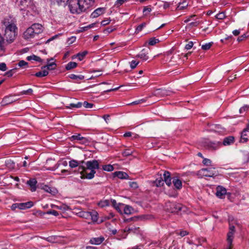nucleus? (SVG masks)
Wrapping results in <instances>:
<instances>
[{"mask_svg":"<svg viewBox=\"0 0 249 249\" xmlns=\"http://www.w3.org/2000/svg\"><path fill=\"white\" fill-rule=\"evenodd\" d=\"M2 23L6 27L4 34V37L6 40V42L7 44H11L15 40L18 35V28L15 24L10 23L5 19L3 20Z\"/></svg>","mask_w":249,"mask_h":249,"instance_id":"f257e3e1","label":"nucleus"},{"mask_svg":"<svg viewBox=\"0 0 249 249\" xmlns=\"http://www.w3.org/2000/svg\"><path fill=\"white\" fill-rule=\"evenodd\" d=\"M87 169L90 170V172L89 174H86V178L88 179H92L94 177V174L96 173L95 169L99 168V164L97 160H92L88 161L86 163Z\"/></svg>","mask_w":249,"mask_h":249,"instance_id":"f03ea898","label":"nucleus"},{"mask_svg":"<svg viewBox=\"0 0 249 249\" xmlns=\"http://www.w3.org/2000/svg\"><path fill=\"white\" fill-rule=\"evenodd\" d=\"M197 175L200 177H214L218 176V172L214 167H208L206 168H202L197 172Z\"/></svg>","mask_w":249,"mask_h":249,"instance_id":"7ed1b4c3","label":"nucleus"},{"mask_svg":"<svg viewBox=\"0 0 249 249\" xmlns=\"http://www.w3.org/2000/svg\"><path fill=\"white\" fill-rule=\"evenodd\" d=\"M37 182V187L38 188H41V189L44 190L45 191H47V185H44V183L39 182V178H38V181L36 180V178H31L27 181V184H28L30 187L31 191L32 192H34L36 190V184Z\"/></svg>","mask_w":249,"mask_h":249,"instance_id":"20e7f679","label":"nucleus"},{"mask_svg":"<svg viewBox=\"0 0 249 249\" xmlns=\"http://www.w3.org/2000/svg\"><path fill=\"white\" fill-rule=\"evenodd\" d=\"M165 209L169 212L177 213L181 210V207L178 204L168 202L165 204Z\"/></svg>","mask_w":249,"mask_h":249,"instance_id":"39448f33","label":"nucleus"},{"mask_svg":"<svg viewBox=\"0 0 249 249\" xmlns=\"http://www.w3.org/2000/svg\"><path fill=\"white\" fill-rule=\"evenodd\" d=\"M19 6L21 10L29 11V9L34 8L33 2L31 0H20Z\"/></svg>","mask_w":249,"mask_h":249,"instance_id":"423d86ee","label":"nucleus"},{"mask_svg":"<svg viewBox=\"0 0 249 249\" xmlns=\"http://www.w3.org/2000/svg\"><path fill=\"white\" fill-rule=\"evenodd\" d=\"M235 233V227L230 224L229 231L227 233V241L229 246H231L233 239L234 238V234Z\"/></svg>","mask_w":249,"mask_h":249,"instance_id":"0eeeda50","label":"nucleus"},{"mask_svg":"<svg viewBox=\"0 0 249 249\" xmlns=\"http://www.w3.org/2000/svg\"><path fill=\"white\" fill-rule=\"evenodd\" d=\"M35 34L33 29L31 27H29L23 34V37L27 40L28 39L33 38Z\"/></svg>","mask_w":249,"mask_h":249,"instance_id":"6e6552de","label":"nucleus"},{"mask_svg":"<svg viewBox=\"0 0 249 249\" xmlns=\"http://www.w3.org/2000/svg\"><path fill=\"white\" fill-rule=\"evenodd\" d=\"M169 95V91L164 89H157L152 93L153 96L163 97Z\"/></svg>","mask_w":249,"mask_h":249,"instance_id":"1a4fd4ad","label":"nucleus"},{"mask_svg":"<svg viewBox=\"0 0 249 249\" xmlns=\"http://www.w3.org/2000/svg\"><path fill=\"white\" fill-rule=\"evenodd\" d=\"M226 189L220 186H218L216 187V192L215 193L216 196L220 198H222L226 194Z\"/></svg>","mask_w":249,"mask_h":249,"instance_id":"9d476101","label":"nucleus"},{"mask_svg":"<svg viewBox=\"0 0 249 249\" xmlns=\"http://www.w3.org/2000/svg\"><path fill=\"white\" fill-rule=\"evenodd\" d=\"M249 137V128L247 127L243 130L241 133L240 142H245L248 140Z\"/></svg>","mask_w":249,"mask_h":249,"instance_id":"9b49d317","label":"nucleus"},{"mask_svg":"<svg viewBox=\"0 0 249 249\" xmlns=\"http://www.w3.org/2000/svg\"><path fill=\"white\" fill-rule=\"evenodd\" d=\"M163 176L164 178L163 181L168 186H170L172 184V179L171 178L170 173L168 171H164Z\"/></svg>","mask_w":249,"mask_h":249,"instance_id":"f8f14e48","label":"nucleus"},{"mask_svg":"<svg viewBox=\"0 0 249 249\" xmlns=\"http://www.w3.org/2000/svg\"><path fill=\"white\" fill-rule=\"evenodd\" d=\"M105 240L103 236L93 237L90 239L89 242L91 244L98 245L101 244Z\"/></svg>","mask_w":249,"mask_h":249,"instance_id":"ddd939ff","label":"nucleus"},{"mask_svg":"<svg viewBox=\"0 0 249 249\" xmlns=\"http://www.w3.org/2000/svg\"><path fill=\"white\" fill-rule=\"evenodd\" d=\"M31 27L33 29L35 35H38L42 32V26L40 24H33Z\"/></svg>","mask_w":249,"mask_h":249,"instance_id":"4468645a","label":"nucleus"},{"mask_svg":"<svg viewBox=\"0 0 249 249\" xmlns=\"http://www.w3.org/2000/svg\"><path fill=\"white\" fill-rule=\"evenodd\" d=\"M19 209L20 210H25L26 209H29L32 207L34 203L32 201H30L25 203H19Z\"/></svg>","mask_w":249,"mask_h":249,"instance_id":"2eb2a0df","label":"nucleus"},{"mask_svg":"<svg viewBox=\"0 0 249 249\" xmlns=\"http://www.w3.org/2000/svg\"><path fill=\"white\" fill-rule=\"evenodd\" d=\"M12 96L10 95L4 97L1 102V105L2 106H6L15 102L16 100L12 99Z\"/></svg>","mask_w":249,"mask_h":249,"instance_id":"dca6fc26","label":"nucleus"},{"mask_svg":"<svg viewBox=\"0 0 249 249\" xmlns=\"http://www.w3.org/2000/svg\"><path fill=\"white\" fill-rule=\"evenodd\" d=\"M105 9L103 8H98L94 10L91 14L92 18H95L102 15L104 12Z\"/></svg>","mask_w":249,"mask_h":249,"instance_id":"f3484780","label":"nucleus"},{"mask_svg":"<svg viewBox=\"0 0 249 249\" xmlns=\"http://www.w3.org/2000/svg\"><path fill=\"white\" fill-rule=\"evenodd\" d=\"M53 58H52L50 59H48V74H49V72L48 71L49 70H54L57 65L54 61H53Z\"/></svg>","mask_w":249,"mask_h":249,"instance_id":"a211bd4d","label":"nucleus"},{"mask_svg":"<svg viewBox=\"0 0 249 249\" xmlns=\"http://www.w3.org/2000/svg\"><path fill=\"white\" fill-rule=\"evenodd\" d=\"M177 189H180L182 188V182L177 178H173L172 181Z\"/></svg>","mask_w":249,"mask_h":249,"instance_id":"6ab92c4d","label":"nucleus"},{"mask_svg":"<svg viewBox=\"0 0 249 249\" xmlns=\"http://www.w3.org/2000/svg\"><path fill=\"white\" fill-rule=\"evenodd\" d=\"M60 164H61L64 166H66L68 163L66 160L62 161L60 163L57 162L53 166L50 165L49 167H48V170L53 171L57 169Z\"/></svg>","mask_w":249,"mask_h":249,"instance_id":"aec40b11","label":"nucleus"},{"mask_svg":"<svg viewBox=\"0 0 249 249\" xmlns=\"http://www.w3.org/2000/svg\"><path fill=\"white\" fill-rule=\"evenodd\" d=\"M234 141V138L233 136H229L224 138L223 141L224 145H229L233 143Z\"/></svg>","mask_w":249,"mask_h":249,"instance_id":"412c9836","label":"nucleus"},{"mask_svg":"<svg viewBox=\"0 0 249 249\" xmlns=\"http://www.w3.org/2000/svg\"><path fill=\"white\" fill-rule=\"evenodd\" d=\"M114 174L115 176L120 179H126L129 177L128 175L126 173L122 171L115 172Z\"/></svg>","mask_w":249,"mask_h":249,"instance_id":"4be33fe9","label":"nucleus"},{"mask_svg":"<svg viewBox=\"0 0 249 249\" xmlns=\"http://www.w3.org/2000/svg\"><path fill=\"white\" fill-rule=\"evenodd\" d=\"M148 53L147 52H145L144 49H143L140 53L137 55L136 57L140 58L143 60L146 61L148 59Z\"/></svg>","mask_w":249,"mask_h":249,"instance_id":"5701e85b","label":"nucleus"},{"mask_svg":"<svg viewBox=\"0 0 249 249\" xmlns=\"http://www.w3.org/2000/svg\"><path fill=\"white\" fill-rule=\"evenodd\" d=\"M84 161H77L76 160H72L69 161V166L71 168H75L79 166L81 164L84 163Z\"/></svg>","mask_w":249,"mask_h":249,"instance_id":"b1692460","label":"nucleus"},{"mask_svg":"<svg viewBox=\"0 0 249 249\" xmlns=\"http://www.w3.org/2000/svg\"><path fill=\"white\" fill-rule=\"evenodd\" d=\"M71 139L73 140L82 141L83 143H86L88 140L84 137H82L80 134L75 135H72Z\"/></svg>","mask_w":249,"mask_h":249,"instance_id":"393cba45","label":"nucleus"},{"mask_svg":"<svg viewBox=\"0 0 249 249\" xmlns=\"http://www.w3.org/2000/svg\"><path fill=\"white\" fill-rule=\"evenodd\" d=\"M82 164H81L79 165L78 171L80 172V173L81 174V178L83 179V178H86V176L85 175L84 173L85 172L86 173V171L87 169V166L85 167Z\"/></svg>","mask_w":249,"mask_h":249,"instance_id":"a878e982","label":"nucleus"},{"mask_svg":"<svg viewBox=\"0 0 249 249\" xmlns=\"http://www.w3.org/2000/svg\"><path fill=\"white\" fill-rule=\"evenodd\" d=\"M69 77L71 79L75 80V81L77 83H78L79 81L82 80L84 78V76L82 75H77L74 74H70Z\"/></svg>","mask_w":249,"mask_h":249,"instance_id":"bb28decb","label":"nucleus"},{"mask_svg":"<svg viewBox=\"0 0 249 249\" xmlns=\"http://www.w3.org/2000/svg\"><path fill=\"white\" fill-rule=\"evenodd\" d=\"M78 215L80 217L87 219H90V216H91V214L89 212L81 211L78 213Z\"/></svg>","mask_w":249,"mask_h":249,"instance_id":"cd10ccee","label":"nucleus"},{"mask_svg":"<svg viewBox=\"0 0 249 249\" xmlns=\"http://www.w3.org/2000/svg\"><path fill=\"white\" fill-rule=\"evenodd\" d=\"M48 193L53 196H55L58 194V192L57 189L53 187H48Z\"/></svg>","mask_w":249,"mask_h":249,"instance_id":"c85d7f7f","label":"nucleus"},{"mask_svg":"<svg viewBox=\"0 0 249 249\" xmlns=\"http://www.w3.org/2000/svg\"><path fill=\"white\" fill-rule=\"evenodd\" d=\"M133 211V209L132 207L127 205H124V213L126 214H130L132 213V211Z\"/></svg>","mask_w":249,"mask_h":249,"instance_id":"c756f323","label":"nucleus"},{"mask_svg":"<svg viewBox=\"0 0 249 249\" xmlns=\"http://www.w3.org/2000/svg\"><path fill=\"white\" fill-rule=\"evenodd\" d=\"M188 6V3L185 0H183L182 2H180L177 7L178 10H183Z\"/></svg>","mask_w":249,"mask_h":249,"instance_id":"7c9ffc66","label":"nucleus"},{"mask_svg":"<svg viewBox=\"0 0 249 249\" xmlns=\"http://www.w3.org/2000/svg\"><path fill=\"white\" fill-rule=\"evenodd\" d=\"M79 1L82 3V4L84 5V6L87 8L93 2L94 0H79Z\"/></svg>","mask_w":249,"mask_h":249,"instance_id":"2f4dec72","label":"nucleus"},{"mask_svg":"<svg viewBox=\"0 0 249 249\" xmlns=\"http://www.w3.org/2000/svg\"><path fill=\"white\" fill-rule=\"evenodd\" d=\"M26 59L28 61L34 60L35 61H38V62H41L42 60L40 57H39V56H37L36 55H35L34 54L27 56L26 58Z\"/></svg>","mask_w":249,"mask_h":249,"instance_id":"473e14b6","label":"nucleus"},{"mask_svg":"<svg viewBox=\"0 0 249 249\" xmlns=\"http://www.w3.org/2000/svg\"><path fill=\"white\" fill-rule=\"evenodd\" d=\"M77 64L75 62H70L68 63L66 66V69L67 70H70L76 67Z\"/></svg>","mask_w":249,"mask_h":249,"instance_id":"72a5a7b5","label":"nucleus"},{"mask_svg":"<svg viewBox=\"0 0 249 249\" xmlns=\"http://www.w3.org/2000/svg\"><path fill=\"white\" fill-rule=\"evenodd\" d=\"M5 165L7 167L10 169H13L15 168V163L11 160H6Z\"/></svg>","mask_w":249,"mask_h":249,"instance_id":"f704fd0d","label":"nucleus"},{"mask_svg":"<svg viewBox=\"0 0 249 249\" xmlns=\"http://www.w3.org/2000/svg\"><path fill=\"white\" fill-rule=\"evenodd\" d=\"M163 182V179L161 176L155 180V183L157 187L162 186L164 183Z\"/></svg>","mask_w":249,"mask_h":249,"instance_id":"c9c22d12","label":"nucleus"},{"mask_svg":"<svg viewBox=\"0 0 249 249\" xmlns=\"http://www.w3.org/2000/svg\"><path fill=\"white\" fill-rule=\"evenodd\" d=\"M110 205V201L109 200H103L100 201L98 203V205L101 207H104Z\"/></svg>","mask_w":249,"mask_h":249,"instance_id":"e433bc0d","label":"nucleus"},{"mask_svg":"<svg viewBox=\"0 0 249 249\" xmlns=\"http://www.w3.org/2000/svg\"><path fill=\"white\" fill-rule=\"evenodd\" d=\"M56 208L63 211L71 210L70 207L66 204H61L60 206H56Z\"/></svg>","mask_w":249,"mask_h":249,"instance_id":"4c0bfd02","label":"nucleus"},{"mask_svg":"<svg viewBox=\"0 0 249 249\" xmlns=\"http://www.w3.org/2000/svg\"><path fill=\"white\" fill-rule=\"evenodd\" d=\"M91 214V216H90V218L91 219V220L94 221H97L98 220V213L96 212H89Z\"/></svg>","mask_w":249,"mask_h":249,"instance_id":"58836bf2","label":"nucleus"},{"mask_svg":"<svg viewBox=\"0 0 249 249\" xmlns=\"http://www.w3.org/2000/svg\"><path fill=\"white\" fill-rule=\"evenodd\" d=\"M34 75L38 77L45 76L47 75V71L44 70L43 71H40L36 73Z\"/></svg>","mask_w":249,"mask_h":249,"instance_id":"ea45409f","label":"nucleus"},{"mask_svg":"<svg viewBox=\"0 0 249 249\" xmlns=\"http://www.w3.org/2000/svg\"><path fill=\"white\" fill-rule=\"evenodd\" d=\"M88 53L87 51H84L82 53H79L77 54L76 57H78V59L81 61L83 59L84 57L86 56V55Z\"/></svg>","mask_w":249,"mask_h":249,"instance_id":"a19ab883","label":"nucleus"},{"mask_svg":"<svg viewBox=\"0 0 249 249\" xmlns=\"http://www.w3.org/2000/svg\"><path fill=\"white\" fill-rule=\"evenodd\" d=\"M133 153V150H131L129 149H126L124 150L122 152V155L123 156L127 157V156L131 155Z\"/></svg>","mask_w":249,"mask_h":249,"instance_id":"79ce46f5","label":"nucleus"},{"mask_svg":"<svg viewBox=\"0 0 249 249\" xmlns=\"http://www.w3.org/2000/svg\"><path fill=\"white\" fill-rule=\"evenodd\" d=\"M17 70V68H15V69L10 70L9 71L5 72L4 75L5 76H7L8 77H11L13 76V74L16 72Z\"/></svg>","mask_w":249,"mask_h":249,"instance_id":"37998d69","label":"nucleus"},{"mask_svg":"<svg viewBox=\"0 0 249 249\" xmlns=\"http://www.w3.org/2000/svg\"><path fill=\"white\" fill-rule=\"evenodd\" d=\"M113 167L110 164L105 165L103 166V169L105 171L110 172L113 170Z\"/></svg>","mask_w":249,"mask_h":249,"instance_id":"c03bdc74","label":"nucleus"},{"mask_svg":"<svg viewBox=\"0 0 249 249\" xmlns=\"http://www.w3.org/2000/svg\"><path fill=\"white\" fill-rule=\"evenodd\" d=\"M159 40L155 37H153L150 39L149 41V44L150 45L153 46L155 45L156 43L159 42Z\"/></svg>","mask_w":249,"mask_h":249,"instance_id":"a18cd8bd","label":"nucleus"},{"mask_svg":"<svg viewBox=\"0 0 249 249\" xmlns=\"http://www.w3.org/2000/svg\"><path fill=\"white\" fill-rule=\"evenodd\" d=\"M213 44V42H209L208 43H206L205 44L202 45L201 48L203 50H208L211 48V47L212 46Z\"/></svg>","mask_w":249,"mask_h":249,"instance_id":"49530a36","label":"nucleus"},{"mask_svg":"<svg viewBox=\"0 0 249 249\" xmlns=\"http://www.w3.org/2000/svg\"><path fill=\"white\" fill-rule=\"evenodd\" d=\"M57 241V237L55 236H50L48 237V242L54 243Z\"/></svg>","mask_w":249,"mask_h":249,"instance_id":"de8ad7c7","label":"nucleus"},{"mask_svg":"<svg viewBox=\"0 0 249 249\" xmlns=\"http://www.w3.org/2000/svg\"><path fill=\"white\" fill-rule=\"evenodd\" d=\"M249 108V105H245L243 107H241L239 109V112L240 114H243L247 111Z\"/></svg>","mask_w":249,"mask_h":249,"instance_id":"09e8293b","label":"nucleus"},{"mask_svg":"<svg viewBox=\"0 0 249 249\" xmlns=\"http://www.w3.org/2000/svg\"><path fill=\"white\" fill-rule=\"evenodd\" d=\"M33 89H29L26 90H23L21 91L19 95H23V94H29L31 95L33 93Z\"/></svg>","mask_w":249,"mask_h":249,"instance_id":"8fccbe9b","label":"nucleus"},{"mask_svg":"<svg viewBox=\"0 0 249 249\" xmlns=\"http://www.w3.org/2000/svg\"><path fill=\"white\" fill-rule=\"evenodd\" d=\"M145 25H146L145 23H142L141 24L136 28L135 32L137 33L140 32V31H141L142 30L143 28L145 26Z\"/></svg>","mask_w":249,"mask_h":249,"instance_id":"3c124183","label":"nucleus"},{"mask_svg":"<svg viewBox=\"0 0 249 249\" xmlns=\"http://www.w3.org/2000/svg\"><path fill=\"white\" fill-rule=\"evenodd\" d=\"M67 2L68 0H53V1L54 4H55V3H56L58 5H61L62 3H63L65 5L66 2Z\"/></svg>","mask_w":249,"mask_h":249,"instance_id":"603ef678","label":"nucleus"},{"mask_svg":"<svg viewBox=\"0 0 249 249\" xmlns=\"http://www.w3.org/2000/svg\"><path fill=\"white\" fill-rule=\"evenodd\" d=\"M139 62L136 60H132L130 62V66L132 69H134L139 64Z\"/></svg>","mask_w":249,"mask_h":249,"instance_id":"864d4df0","label":"nucleus"},{"mask_svg":"<svg viewBox=\"0 0 249 249\" xmlns=\"http://www.w3.org/2000/svg\"><path fill=\"white\" fill-rule=\"evenodd\" d=\"M202 162L206 166H211L212 161L210 159L204 158Z\"/></svg>","mask_w":249,"mask_h":249,"instance_id":"5fc2aeb1","label":"nucleus"},{"mask_svg":"<svg viewBox=\"0 0 249 249\" xmlns=\"http://www.w3.org/2000/svg\"><path fill=\"white\" fill-rule=\"evenodd\" d=\"M225 17V15L224 13H218L215 16V18L218 19H222L224 18Z\"/></svg>","mask_w":249,"mask_h":249,"instance_id":"6e6d98bb","label":"nucleus"},{"mask_svg":"<svg viewBox=\"0 0 249 249\" xmlns=\"http://www.w3.org/2000/svg\"><path fill=\"white\" fill-rule=\"evenodd\" d=\"M83 106L85 108H92L93 106V104L91 103H89L88 102L85 101L83 104Z\"/></svg>","mask_w":249,"mask_h":249,"instance_id":"4d7b16f0","label":"nucleus"},{"mask_svg":"<svg viewBox=\"0 0 249 249\" xmlns=\"http://www.w3.org/2000/svg\"><path fill=\"white\" fill-rule=\"evenodd\" d=\"M28 64V63L24 60H20L18 63V65L20 67H23L24 66H27Z\"/></svg>","mask_w":249,"mask_h":249,"instance_id":"13d9d810","label":"nucleus"},{"mask_svg":"<svg viewBox=\"0 0 249 249\" xmlns=\"http://www.w3.org/2000/svg\"><path fill=\"white\" fill-rule=\"evenodd\" d=\"M76 40V37L71 36L68 39V44L70 45L72 44Z\"/></svg>","mask_w":249,"mask_h":249,"instance_id":"bf43d9fd","label":"nucleus"},{"mask_svg":"<svg viewBox=\"0 0 249 249\" xmlns=\"http://www.w3.org/2000/svg\"><path fill=\"white\" fill-rule=\"evenodd\" d=\"M7 70V66L5 63H1L0 64V70L5 71Z\"/></svg>","mask_w":249,"mask_h":249,"instance_id":"052dcab7","label":"nucleus"},{"mask_svg":"<svg viewBox=\"0 0 249 249\" xmlns=\"http://www.w3.org/2000/svg\"><path fill=\"white\" fill-rule=\"evenodd\" d=\"M129 186L133 189H136L138 187V184L136 182H129Z\"/></svg>","mask_w":249,"mask_h":249,"instance_id":"680f3d73","label":"nucleus"},{"mask_svg":"<svg viewBox=\"0 0 249 249\" xmlns=\"http://www.w3.org/2000/svg\"><path fill=\"white\" fill-rule=\"evenodd\" d=\"M194 43L192 41H190L188 44H187L185 47V48L186 50H189L191 49L193 46Z\"/></svg>","mask_w":249,"mask_h":249,"instance_id":"e2e57ef3","label":"nucleus"},{"mask_svg":"<svg viewBox=\"0 0 249 249\" xmlns=\"http://www.w3.org/2000/svg\"><path fill=\"white\" fill-rule=\"evenodd\" d=\"M248 36L246 34H244L243 35L239 36L237 38V41L240 42L242 40H243L244 39L246 38Z\"/></svg>","mask_w":249,"mask_h":249,"instance_id":"0e129e2a","label":"nucleus"},{"mask_svg":"<svg viewBox=\"0 0 249 249\" xmlns=\"http://www.w3.org/2000/svg\"><path fill=\"white\" fill-rule=\"evenodd\" d=\"M151 8L150 7L148 6H145L144 7L143 9V13L144 14V15H146V12H150L151 11Z\"/></svg>","mask_w":249,"mask_h":249,"instance_id":"69168bd1","label":"nucleus"},{"mask_svg":"<svg viewBox=\"0 0 249 249\" xmlns=\"http://www.w3.org/2000/svg\"><path fill=\"white\" fill-rule=\"evenodd\" d=\"M110 21H111V20L109 19H107L102 20L101 22V24L103 26L107 25L110 23Z\"/></svg>","mask_w":249,"mask_h":249,"instance_id":"338daca9","label":"nucleus"},{"mask_svg":"<svg viewBox=\"0 0 249 249\" xmlns=\"http://www.w3.org/2000/svg\"><path fill=\"white\" fill-rule=\"evenodd\" d=\"M11 208L13 211L15 210L17 208L19 209V204L18 203L13 204L11 207Z\"/></svg>","mask_w":249,"mask_h":249,"instance_id":"774afa93","label":"nucleus"}]
</instances>
